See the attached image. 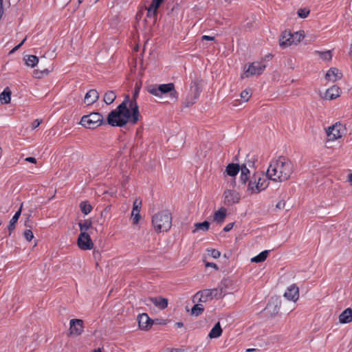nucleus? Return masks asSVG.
<instances>
[{
    "label": "nucleus",
    "mask_w": 352,
    "mask_h": 352,
    "mask_svg": "<svg viewBox=\"0 0 352 352\" xmlns=\"http://www.w3.org/2000/svg\"><path fill=\"white\" fill-rule=\"evenodd\" d=\"M24 60H25V64L28 66L31 67H34L38 63V57L34 55H28L25 57H24Z\"/></svg>",
    "instance_id": "obj_32"
},
{
    "label": "nucleus",
    "mask_w": 352,
    "mask_h": 352,
    "mask_svg": "<svg viewBox=\"0 0 352 352\" xmlns=\"http://www.w3.org/2000/svg\"><path fill=\"white\" fill-rule=\"evenodd\" d=\"M70 334L79 336L83 331V321L80 319H72L69 322Z\"/></svg>",
    "instance_id": "obj_11"
},
{
    "label": "nucleus",
    "mask_w": 352,
    "mask_h": 352,
    "mask_svg": "<svg viewBox=\"0 0 352 352\" xmlns=\"http://www.w3.org/2000/svg\"><path fill=\"white\" fill-rule=\"evenodd\" d=\"M142 206V201L136 199L133 202V210L131 216L133 217V221L134 224H137L140 218V209Z\"/></svg>",
    "instance_id": "obj_16"
},
{
    "label": "nucleus",
    "mask_w": 352,
    "mask_h": 352,
    "mask_svg": "<svg viewBox=\"0 0 352 352\" xmlns=\"http://www.w3.org/2000/svg\"><path fill=\"white\" fill-rule=\"evenodd\" d=\"M148 300L153 302L156 307L164 309L168 306V300L162 297L149 298Z\"/></svg>",
    "instance_id": "obj_25"
},
{
    "label": "nucleus",
    "mask_w": 352,
    "mask_h": 352,
    "mask_svg": "<svg viewBox=\"0 0 352 352\" xmlns=\"http://www.w3.org/2000/svg\"><path fill=\"white\" fill-rule=\"evenodd\" d=\"M204 310V307L202 304L197 303L191 309V314L195 316L201 315Z\"/></svg>",
    "instance_id": "obj_36"
},
{
    "label": "nucleus",
    "mask_w": 352,
    "mask_h": 352,
    "mask_svg": "<svg viewBox=\"0 0 352 352\" xmlns=\"http://www.w3.org/2000/svg\"><path fill=\"white\" fill-rule=\"evenodd\" d=\"M3 14V0H0V19H1Z\"/></svg>",
    "instance_id": "obj_55"
},
{
    "label": "nucleus",
    "mask_w": 352,
    "mask_h": 352,
    "mask_svg": "<svg viewBox=\"0 0 352 352\" xmlns=\"http://www.w3.org/2000/svg\"><path fill=\"white\" fill-rule=\"evenodd\" d=\"M234 223H230L223 228L224 232H228L231 230L234 226Z\"/></svg>",
    "instance_id": "obj_49"
},
{
    "label": "nucleus",
    "mask_w": 352,
    "mask_h": 352,
    "mask_svg": "<svg viewBox=\"0 0 352 352\" xmlns=\"http://www.w3.org/2000/svg\"><path fill=\"white\" fill-rule=\"evenodd\" d=\"M258 160V156L253 153H248L246 155L244 162L242 164H245L246 167L250 168H256V162Z\"/></svg>",
    "instance_id": "obj_26"
},
{
    "label": "nucleus",
    "mask_w": 352,
    "mask_h": 352,
    "mask_svg": "<svg viewBox=\"0 0 352 352\" xmlns=\"http://www.w3.org/2000/svg\"><path fill=\"white\" fill-rule=\"evenodd\" d=\"M272 308V305L271 303L267 304L266 307V309L269 310L270 311L272 315H276L278 314L279 311V307L277 305H275L273 307L272 311H271V309Z\"/></svg>",
    "instance_id": "obj_43"
},
{
    "label": "nucleus",
    "mask_w": 352,
    "mask_h": 352,
    "mask_svg": "<svg viewBox=\"0 0 352 352\" xmlns=\"http://www.w3.org/2000/svg\"><path fill=\"white\" fill-rule=\"evenodd\" d=\"M349 181L352 182V173H350L348 176Z\"/></svg>",
    "instance_id": "obj_59"
},
{
    "label": "nucleus",
    "mask_w": 352,
    "mask_h": 352,
    "mask_svg": "<svg viewBox=\"0 0 352 352\" xmlns=\"http://www.w3.org/2000/svg\"><path fill=\"white\" fill-rule=\"evenodd\" d=\"M202 39L206 40V41H213L214 39V38L213 36L204 35L202 36Z\"/></svg>",
    "instance_id": "obj_54"
},
{
    "label": "nucleus",
    "mask_w": 352,
    "mask_h": 352,
    "mask_svg": "<svg viewBox=\"0 0 352 352\" xmlns=\"http://www.w3.org/2000/svg\"><path fill=\"white\" fill-rule=\"evenodd\" d=\"M320 56L322 59L325 60H329L331 59L332 55L330 51H327L324 52H318Z\"/></svg>",
    "instance_id": "obj_42"
},
{
    "label": "nucleus",
    "mask_w": 352,
    "mask_h": 352,
    "mask_svg": "<svg viewBox=\"0 0 352 352\" xmlns=\"http://www.w3.org/2000/svg\"><path fill=\"white\" fill-rule=\"evenodd\" d=\"M77 243L80 250H91L94 243L88 233H80L78 236Z\"/></svg>",
    "instance_id": "obj_10"
},
{
    "label": "nucleus",
    "mask_w": 352,
    "mask_h": 352,
    "mask_svg": "<svg viewBox=\"0 0 352 352\" xmlns=\"http://www.w3.org/2000/svg\"><path fill=\"white\" fill-rule=\"evenodd\" d=\"M210 228V223L208 221H204L201 223H196L195 224V229L192 230L193 233L199 230H202L204 232H207Z\"/></svg>",
    "instance_id": "obj_31"
},
{
    "label": "nucleus",
    "mask_w": 352,
    "mask_h": 352,
    "mask_svg": "<svg viewBox=\"0 0 352 352\" xmlns=\"http://www.w3.org/2000/svg\"><path fill=\"white\" fill-rule=\"evenodd\" d=\"M139 107L135 100H129L126 95L123 102L111 111L107 116V124L112 126H124L126 123L135 124L139 120Z\"/></svg>",
    "instance_id": "obj_1"
},
{
    "label": "nucleus",
    "mask_w": 352,
    "mask_h": 352,
    "mask_svg": "<svg viewBox=\"0 0 352 352\" xmlns=\"http://www.w3.org/2000/svg\"><path fill=\"white\" fill-rule=\"evenodd\" d=\"M50 72V70L47 69H43L41 73L43 74V73H45V74H48Z\"/></svg>",
    "instance_id": "obj_58"
},
{
    "label": "nucleus",
    "mask_w": 352,
    "mask_h": 352,
    "mask_svg": "<svg viewBox=\"0 0 352 352\" xmlns=\"http://www.w3.org/2000/svg\"><path fill=\"white\" fill-rule=\"evenodd\" d=\"M250 168L245 166V164H240V182L245 184L250 177Z\"/></svg>",
    "instance_id": "obj_21"
},
{
    "label": "nucleus",
    "mask_w": 352,
    "mask_h": 352,
    "mask_svg": "<svg viewBox=\"0 0 352 352\" xmlns=\"http://www.w3.org/2000/svg\"><path fill=\"white\" fill-rule=\"evenodd\" d=\"M309 10L307 9V8H300L298 10V15L299 17L302 18V19H305L306 18L309 14Z\"/></svg>",
    "instance_id": "obj_40"
},
{
    "label": "nucleus",
    "mask_w": 352,
    "mask_h": 352,
    "mask_svg": "<svg viewBox=\"0 0 352 352\" xmlns=\"http://www.w3.org/2000/svg\"><path fill=\"white\" fill-rule=\"evenodd\" d=\"M80 208L82 213L88 214L92 210V206L88 201H82L80 204Z\"/></svg>",
    "instance_id": "obj_38"
},
{
    "label": "nucleus",
    "mask_w": 352,
    "mask_h": 352,
    "mask_svg": "<svg viewBox=\"0 0 352 352\" xmlns=\"http://www.w3.org/2000/svg\"><path fill=\"white\" fill-rule=\"evenodd\" d=\"M293 171V163L289 159L280 156L270 162L267 176L272 181L282 182L289 179Z\"/></svg>",
    "instance_id": "obj_2"
},
{
    "label": "nucleus",
    "mask_w": 352,
    "mask_h": 352,
    "mask_svg": "<svg viewBox=\"0 0 352 352\" xmlns=\"http://www.w3.org/2000/svg\"><path fill=\"white\" fill-rule=\"evenodd\" d=\"M25 161H26L28 162L32 163V164H36V162H37L36 159L33 157H28L25 159Z\"/></svg>",
    "instance_id": "obj_50"
},
{
    "label": "nucleus",
    "mask_w": 352,
    "mask_h": 352,
    "mask_svg": "<svg viewBox=\"0 0 352 352\" xmlns=\"http://www.w3.org/2000/svg\"><path fill=\"white\" fill-rule=\"evenodd\" d=\"M265 69V65L260 62H254L250 64L248 68L245 71L242 75V78H248L254 75H260Z\"/></svg>",
    "instance_id": "obj_9"
},
{
    "label": "nucleus",
    "mask_w": 352,
    "mask_h": 352,
    "mask_svg": "<svg viewBox=\"0 0 352 352\" xmlns=\"http://www.w3.org/2000/svg\"><path fill=\"white\" fill-rule=\"evenodd\" d=\"M301 39V34H298L296 32L294 34L290 32H283L279 38V45L281 47L285 48L290 46L292 44H296L300 42Z\"/></svg>",
    "instance_id": "obj_7"
},
{
    "label": "nucleus",
    "mask_w": 352,
    "mask_h": 352,
    "mask_svg": "<svg viewBox=\"0 0 352 352\" xmlns=\"http://www.w3.org/2000/svg\"><path fill=\"white\" fill-rule=\"evenodd\" d=\"M138 320L139 327L142 330H148L154 324V320H151L147 314H140Z\"/></svg>",
    "instance_id": "obj_13"
},
{
    "label": "nucleus",
    "mask_w": 352,
    "mask_h": 352,
    "mask_svg": "<svg viewBox=\"0 0 352 352\" xmlns=\"http://www.w3.org/2000/svg\"><path fill=\"white\" fill-rule=\"evenodd\" d=\"M255 350H256V349H247V351H248V352H252V351H255Z\"/></svg>",
    "instance_id": "obj_61"
},
{
    "label": "nucleus",
    "mask_w": 352,
    "mask_h": 352,
    "mask_svg": "<svg viewBox=\"0 0 352 352\" xmlns=\"http://www.w3.org/2000/svg\"><path fill=\"white\" fill-rule=\"evenodd\" d=\"M201 91L199 81H192L190 84V91L184 101L185 107H188L195 104L199 98Z\"/></svg>",
    "instance_id": "obj_6"
},
{
    "label": "nucleus",
    "mask_w": 352,
    "mask_h": 352,
    "mask_svg": "<svg viewBox=\"0 0 352 352\" xmlns=\"http://www.w3.org/2000/svg\"><path fill=\"white\" fill-rule=\"evenodd\" d=\"M284 296L289 300L296 302L299 297L298 287L295 285L289 286L285 291Z\"/></svg>",
    "instance_id": "obj_15"
},
{
    "label": "nucleus",
    "mask_w": 352,
    "mask_h": 352,
    "mask_svg": "<svg viewBox=\"0 0 352 352\" xmlns=\"http://www.w3.org/2000/svg\"><path fill=\"white\" fill-rule=\"evenodd\" d=\"M340 89L338 87L333 85L326 91L324 98L328 100H333L340 96Z\"/></svg>",
    "instance_id": "obj_20"
},
{
    "label": "nucleus",
    "mask_w": 352,
    "mask_h": 352,
    "mask_svg": "<svg viewBox=\"0 0 352 352\" xmlns=\"http://www.w3.org/2000/svg\"><path fill=\"white\" fill-rule=\"evenodd\" d=\"M228 283V280H223L221 282L219 287L210 289L211 296H212V299L214 298H217V299H219V298H223L226 295V287L227 286Z\"/></svg>",
    "instance_id": "obj_14"
},
{
    "label": "nucleus",
    "mask_w": 352,
    "mask_h": 352,
    "mask_svg": "<svg viewBox=\"0 0 352 352\" xmlns=\"http://www.w3.org/2000/svg\"><path fill=\"white\" fill-rule=\"evenodd\" d=\"M222 333V329L221 327L220 323L218 322L215 324L213 328L210 330L208 337L211 339L217 338L221 336Z\"/></svg>",
    "instance_id": "obj_29"
},
{
    "label": "nucleus",
    "mask_w": 352,
    "mask_h": 352,
    "mask_svg": "<svg viewBox=\"0 0 352 352\" xmlns=\"http://www.w3.org/2000/svg\"><path fill=\"white\" fill-rule=\"evenodd\" d=\"M99 98V94L96 89L89 90L85 96V102L88 104H92Z\"/></svg>",
    "instance_id": "obj_19"
},
{
    "label": "nucleus",
    "mask_w": 352,
    "mask_h": 352,
    "mask_svg": "<svg viewBox=\"0 0 352 352\" xmlns=\"http://www.w3.org/2000/svg\"><path fill=\"white\" fill-rule=\"evenodd\" d=\"M269 185V182L263 175L262 177L257 175V182L255 186L256 192H260L265 190Z\"/></svg>",
    "instance_id": "obj_23"
},
{
    "label": "nucleus",
    "mask_w": 352,
    "mask_h": 352,
    "mask_svg": "<svg viewBox=\"0 0 352 352\" xmlns=\"http://www.w3.org/2000/svg\"><path fill=\"white\" fill-rule=\"evenodd\" d=\"M147 91L158 98H162L164 96H167L170 102H177L178 100L179 94L173 82L149 85L147 86Z\"/></svg>",
    "instance_id": "obj_3"
},
{
    "label": "nucleus",
    "mask_w": 352,
    "mask_h": 352,
    "mask_svg": "<svg viewBox=\"0 0 352 352\" xmlns=\"http://www.w3.org/2000/svg\"><path fill=\"white\" fill-rule=\"evenodd\" d=\"M35 76L37 77V78H40L41 77L39 75H37V72L35 73Z\"/></svg>",
    "instance_id": "obj_63"
},
{
    "label": "nucleus",
    "mask_w": 352,
    "mask_h": 352,
    "mask_svg": "<svg viewBox=\"0 0 352 352\" xmlns=\"http://www.w3.org/2000/svg\"><path fill=\"white\" fill-rule=\"evenodd\" d=\"M26 40V38H25L19 45H17L16 46H15L11 51V52H14L16 50H18L21 47V45L24 43V42Z\"/></svg>",
    "instance_id": "obj_51"
},
{
    "label": "nucleus",
    "mask_w": 352,
    "mask_h": 352,
    "mask_svg": "<svg viewBox=\"0 0 352 352\" xmlns=\"http://www.w3.org/2000/svg\"><path fill=\"white\" fill-rule=\"evenodd\" d=\"M227 214V210L225 208H221L217 211L214 213V221L218 223H222L224 221V219Z\"/></svg>",
    "instance_id": "obj_28"
},
{
    "label": "nucleus",
    "mask_w": 352,
    "mask_h": 352,
    "mask_svg": "<svg viewBox=\"0 0 352 352\" xmlns=\"http://www.w3.org/2000/svg\"><path fill=\"white\" fill-rule=\"evenodd\" d=\"M285 205V203L283 201H280L279 202L277 203L276 207L278 209H283L284 208Z\"/></svg>",
    "instance_id": "obj_52"
},
{
    "label": "nucleus",
    "mask_w": 352,
    "mask_h": 352,
    "mask_svg": "<svg viewBox=\"0 0 352 352\" xmlns=\"http://www.w3.org/2000/svg\"><path fill=\"white\" fill-rule=\"evenodd\" d=\"M140 88H141V85L136 83L135 85L134 91H133V98L132 100H135L136 102V98L140 94Z\"/></svg>",
    "instance_id": "obj_45"
},
{
    "label": "nucleus",
    "mask_w": 352,
    "mask_h": 352,
    "mask_svg": "<svg viewBox=\"0 0 352 352\" xmlns=\"http://www.w3.org/2000/svg\"><path fill=\"white\" fill-rule=\"evenodd\" d=\"M223 197V204L227 206L237 204L241 199L240 194L237 191L230 189L224 191Z\"/></svg>",
    "instance_id": "obj_8"
},
{
    "label": "nucleus",
    "mask_w": 352,
    "mask_h": 352,
    "mask_svg": "<svg viewBox=\"0 0 352 352\" xmlns=\"http://www.w3.org/2000/svg\"><path fill=\"white\" fill-rule=\"evenodd\" d=\"M80 233H87V231L91 228L92 223L90 220H85L83 222H79Z\"/></svg>",
    "instance_id": "obj_35"
},
{
    "label": "nucleus",
    "mask_w": 352,
    "mask_h": 352,
    "mask_svg": "<svg viewBox=\"0 0 352 352\" xmlns=\"http://www.w3.org/2000/svg\"><path fill=\"white\" fill-rule=\"evenodd\" d=\"M257 182V175L254 173L252 179H249V183L248 185V190L250 191L251 193H256L255 191V186Z\"/></svg>",
    "instance_id": "obj_37"
},
{
    "label": "nucleus",
    "mask_w": 352,
    "mask_h": 352,
    "mask_svg": "<svg viewBox=\"0 0 352 352\" xmlns=\"http://www.w3.org/2000/svg\"><path fill=\"white\" fill-rule=\"evenodd\" d=\"M250 90L245 89L241 93V98L244 102H247L251 96Z\"/></svg>",
    "instance_id": "obj_41"
},
{
    "label": "nucleus",
    "mask_w": 352,
    "mask_h": 352,
    "mask_svg": "<svg viewBox=\"0 0 352 352\" xmlns=\"http://www.w3.org/2000/svg\"><path fill=\"white\" fill-rule=\"evenodd\" d=\"M240 170V164L235 163L229 164L225 170V173L230 177H235Z\"/></svg>",
    "instance_id": "obj_24"
},
{
    "label": "nucleus",
    "mask_w": 352,
    "mask_h": 352,
    "mask_svg": "<svg viewBox=\"0 0 352 352\" xmlns=\"http://www.w3.org/2000/svg\"><path fill=\"white\" fill-rule=\"evenodd\" d=\"M206 267H212L214 268L215 270H218L217 265L214 263L207 262V263H206Z\"/></svg>",
    "instance_id": "obj_53"
},
{
    "label": "nucleus",
    "mask_w": 352,
    "mask_h": 352,
    "mask_svg": "<svg viewBox=\"0 0 352 352\" xmlns=\"http://www.w3.org/2000/svg\"><path fill=\"white\" fill-rule=\"evenodd\" d=\"M212 299L210 289H206L197 292L192 298V301L194 302H206Z\"/></svg>",
    "instance_id": "obj_12"
},
{
    "label": "nucleus",
    "mask_w": 352,
    "mask_h": 352,
    "mask_svg": "<svg viewBox=\"0 0 352 352\" xmlns=\"http://www.w3.org/2000/svg\"><path fill=\"white\" fill-rule=\"evenodd\" d=\"M164 1V0H152L150 6L153 7V8L157 10Z\"/></svg>",
    "instance_id": "obj_47"
},
{
    "label": "nucleus",
    "mask_w": 352,
    "mask_h": 352,
    "mask_svg": "<svg viewBox=\"0 0 352 352\" xmlns=\"http://www.w3.org/2000/svg\"><path fill=\"white\" fill-rule=\"evenodd\" d=\"M92 352H102V351L100 348H98V349H96L93 350Z\"/></svg>",
    "instance_id": "obj_60"
},
{
    "label": "nucleus",
    "mask_w": 352,
    "mask_h": 352,
    "mask_svg": "<svg viewBox=\"0 0 352 352\" xmlns=\"http://www.w3.org/2000/svg\"><path fill=\"white\" fill-rule=\"evenodd\" d=\"M340 124H335L329 126L327 131V136L329 140H333L341 138V133L340 132Z\"/></svg>",
    "instance_id": "obj_17"
},
{
    "label": "nucleus",
    "mask_w": 352,
    "mask_h": 352,
    "mask_svg": "<svg viewBox=\"0 0 352 352\" xmlns=\"http://www.w3.org/2000/svg\"><path fill=\"white\" fill-rule=\"evenodd\" d=\"M152 224L157 232H166L172 226V214L168 210H162L154 214Z\"/></svg>",
    "instance_id": "obj_4"
},
{
    "label": "nucleus",
    "mask_w": 352,
    "mask_h": 352,
    "mask_svg": "<svg viewBox=\"0 0 352 352\" xmlns=\"http://www.w3.org/2000/svg\"><path fill=\"white\" fill-rule=\"evenodd\" d=\"M11 100V91L8 87H6L0 94V101L2 104H8Z\"/></svg>",
    "instance_id": "obj_30"
},
{
    "label": "nucleus",
    "mask_w": 352,
    "mask_h": 352,
    "mask_svg": "<svg viewBox=\"0 0 352 352\" xmlns=\"http://www.w3.org/2000/svg\"><path fill=\"white\" fill-rule=\"evenodd\" d=\"M170 352H184V351L182 349H176L171 350Z\"/></svg>",
    "instance_id": "obj_57"
},
{
    "label": "nucleus",
    "mask_w": 352,
    "mask_h": 352,
    "mask_svg": "<svg viewBox=\"0 0 352 352\" xmlns=\"http://www.w3.org/2000/svg\"><path fill=\"white\" fill-rule=\"evenodd\" d=\"M340 323L346 324L352 321V309L347 308L344 310L339 316Z\"/></svg>",
    "instance_id": "obj_22"
},
{
    "label": "nucleus",
    "mask_w": 352,
    "mask_h": 352,
    "mask_svg": "<svg viewBox=\"0 0 352 352\" xmlns=\"http://www.w3.org/2000/svg\"><path fill=\"white\" fill-rule=\"evenodd\" d=\"M41 122L42 121L38 119L34 120V122L32 123V129H35L37 128L41 124Z\"/></svg>",
    "instance_id": "obj_48"
},
{
    "label": "nucleus",
    "mask_w": 352,
    "mask_h": 352,
    "mask_svg": "<svg viewBox=\"0 0 352 352\" xmlns=\"http://www.w3.org/2000/svg\"><path fill=\"white\" fill-rule=\"evenodd\" d=\"M269 252L267 250H265L261 252L257 256L251 258V262L252 263H261L263 262L267 257Z\"/></svg>",
    "instance_id": "obj_34"
},
{
    "label": "nucleus",
    "mask_w": 352,
    "mask_h": 352,
    "mask_svg": "<svg viewBox=\"0 0 352 352\" xmlns=\"http://www.w3.org/2000/svg\"><path fill=\"white\" fill-rule=\"evenodd\" d=\"M25 226H27V227H30V226L28 224V221H26V222L25 223Z\"/></svg>",
    "instance_id": "obj_62"
},
{
    "label": "nucleus",
    "mask_w": 352,
    "mask_h": 352,
    "mask_svg": "<svg viewBox=\"0 0 352 352\" xmlns=\"http://www.w3.org/2000/svg\"><path fill=\"white\" fill-rule=\"evenodd\" d=\"M175 325L177 327H178V328H181V327H183V325H184V324H183V323H182V322H176V323H175Z\"/></svg>",
    "instance_id": "obj_56"
},
{
    "label": "nucleus",
    "mask_w": 352,
    "mask_h": 352,
    "mask_svg": "<svg viewBox=\"0 0 352 352\" xmlns=\"http://www.w3.org/2000/svg\"><path fill=\"white\" fill-rule=\"evenodd\" d=\"M208 255L214 258H217L221 255L220 252L215 249L208 250Z\"/></svg>",
    "instance_id": "obj_44"
},
{
    "label": "nucleus",
    "mask_w": 352,
    "mask_h": 352,
    "mask_svg": "<svg viewBox=\"0 0 352 352\" xmlns=\"http://www.w3.org/2000/svg\"><path fill=\"white\" fill-rule=\"evenodd\" d=\"M83 0H78V3H81Z\"/></svg>",
    "instance_id": "obj_64"
},
{
    "label": "nucleus",
    "mask_w": 352,
    "mask_h": 352,
    "mask_svg": "<svg viewBox=\"0 0 352 352\" xmlns=\"http://www.w3.org/2000/svg\"><path fill=\"white\" fill-rule=\"evenodd\" d=\"M24 236L28 241H30L34 238V234L30 230H26L24 232Z\"/></svg>",
    "instance_id": "obj_46"
},
{
    "label": "nucleus",
    "mask_w": 352,
    "mask_h": 352,
    "mask_svg": "<svg viewBox=\"0 0 352 352\" xmlns=\"http://www.w3.org/2000/svg\"><path fill=\"white\" fill-rule=\"evenodd\" d=\"M22 207H23V204H21L19 209L16 212L14 215L12 217V218L10 221V223H9V225L8 227V229L10 232L9 233L10 235L11 234L12 232L15 229V224L18 221V219L21 214Z\"/></svg>",
    "instance_id": "obj_27"
},
{
    "label": "nucleus",
    "mask_w": 352,
    "mask_h": 352,
    "mask_svg": "<svg viewBox=\"0 0 352 352\" xmlns=\"http://www.w3.org/2000/svg\"><path fill=\"white\" fill-rule=\"evenodd\" d=\"M157 14V10L155 8H153L151 6L147 8V17L148 18H155Z\"/></svg>",
    "instance_id": "obj_39"
},
{
    "label": "nucleus",
    "mask_w": 352,
    "mask_h": 352,
    "mask_svg": "<svg viewBox=\"0 0 352 352\" xmlns=\"http://www.w3.org/2000/svg\"><path fill=\"white\" fill-rule=\"evenodd\" d=\"M116 93L113 91H108L105 93L103 100L107 104H110L116 100Z\"/></svg>",
    "instance_id": "obj_33"
},
{
    "label": "nucleus",
    "mask_w": 352,
    "mask_h": 352,
    "mask_svg": "<svg viewBox=\"0 0 352 352\" xmlns=\"http://www.w3.org/2000/svg\"><path fill=\"white\" fill-rule=\"evenodd\" d=\"M104 123L102 115L98 112H92L89 115L83 116L80 120L82 126L88 129H96Z\"/></svg>",
    "instance_id": "obj_5"
},
{
    "label": "nucleus",
    "mask_w": 352,
    "mask_h": 352,
    "mask_svg": "<svg viewBox=\"0 0 352 352\" xmlns=\"http://www.w3.org/2000/svg\"><path fill=\"white\" fill-rule=\"evenodd\" d=\"M325 77L328 80L335 82L342 77V74L337 68L333 67L328 70Z\"/></svg>",
    "instance_id": "obj_18"
}]
</instances>
